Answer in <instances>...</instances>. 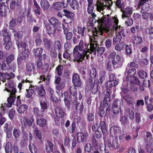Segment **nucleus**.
Segmentation results:
<instances>
[{
	"mask_svg": "<svg viewBox=\"0 0 153 153\" xmlns=\"http://www.w3.org/2000/svg\"><path fill=\"white\" fill-rule=\"evenodd\" d=\"M124 33L123 29L121 30L120 31H119L118 34L116 35V37H114L113 39V44H116L117 42H120L122 39V37L121 35L124 36Z\"/></svg>",
	"mask_w": 153,
	"mask_h": 153,
	"instance_id": "4be33fe9",
	"label": "nucleus"
},
{
	"mask_svg": "<svg viewBox=\"0 0 153 153\" xmlns=\"http://www.w3.org/2000/svg\"><path fill=\"white\" fill-rule=\"evenodd\" d=\"M14 55L13 54H10L6 58V60L7 63L8 64H10L12 61L14 60Z\"/></svg>",
	"mask_w": 153,
	"mask_h": 153,
	"instance_id": "13d9d810",
	"label": "nucleus"
},
{
	"mask_svg": "<svg viewBox=\"0 0 153 153\" xmlns=\"http://www.w3.org/2000/svg\"><path fill=\"white\" fill-rule=\"evenodd\" d=\"M55 112L56 117L60 118H63L64 117L65 112L60 107H57L56 108Z\"/></svg>",
	"mask_w": 153,
	"mask_h": 153,
	"instance_id": "b1692460",
	"label": "nucleus"
},
{
	"mask_svg": "<svg viewBox=\"0 0 153 153\" xmlns=\"http://www.w3.org/2000/svg\"><path fill=\"white\" fill-rule=\"evenodd\" d=\"M113 20H114V24L113 26V29L114 30H115L117 32L120 31V29L122 28V27H121L120 25L118 26V23L119 22L117 18H113Z\"/></svg>",
	"mask_w": 153,
	"mask_h": 153,
	"instance_id": "c756f323",
	"label": "nucleus"
},
{
	"mask_svg": "<svg viewBox=\"0 0 153 153\" xmlns=\"http://www.w3.org/2000/svg\"><path fill=\"white\" fill-rule=\"evenodd\" d=\"M117 138H114L111 141L110 138L108 137L104 140L105 144L107 145L110 149H117L119 147V144L118 142Z\"/></svg>",
	"mask_w": 153,
	"mask_h": 153,
	"instance_id": "20e7f679",
	"label": "nucleus"
},
{
	"mask_svg": "<svg viewBox=\"0 0 153 153\" xmlns=\"http://www.w3.org/2000/svg\"><path fill=\"white\" fill-rule=\"evenodd\" d=\"M118 83V81L114 80L112 81L109 80L107 81L105 83V91L108 89L110 90V88H112L113 87L116 86H117Z\"/></svg>",
	"mask_w": 153,
	"mask_h": 153,
	"instance_id": "aec40b11",
	"label": "nucleus"
},
{
	"mask_svg": "<svg viewBox=\"0 0 153 153\" xmlns=\"http://www.w3.org/2000/svg\"><path fill=\"white\" fill-rule=\"evenodd\" d=\"M44 112L41 110H39L37 107H35L33 109V113L37 117H42L44 116Z\"/></svg>",
	"mask_w": 153,
	"mask_h": 153,
	"instance_id": "58836bf2",
	"label": "nucleus"
},
{
	"mask_svg": "<svg viewBox=\"0 0 153 153\" xmlns=\"http://www.w3.org/2000/svg\"><path fill=\"white\" fill-rule=\"evenodd\" d=\"M137 73L139 77L141 79L146 78L147 76V74L145 71L141 70L137 71Z\"/></svg>",
	"mask_w": 153,
	"mask_h": 153,
	"instance_id": "3c124183",
	"label": "nucleus"
},
{
	"mask_svg": "<svg viewBox=\"0 0 153 153\" xmlns=\"http://www.w3.org/2000/svg\"><path fill=\"white\" fill-rule=\"evenodd\" d=\"M33 128L34 134H35L39 140L41 141L42 139L41 133L37 127V126H33Z\"/></svg>",
	"mask_w": 153,
	"mask_h": 153,
	"instance_id": "72a5a7b5",
	"label": "nucleus"
},
{
	"mask_svg": "<svg viewBox=\"0 0 153 153\" xmlns=\"http://www.w3.org/2000/svg\"><path fill=\"white\" fill-rule=\"evenodd\" d=\"M16 43L18 49L21 48L22 49H24V50L27 49L26 47L28 45L25 42L22 40L19 41H17Z\"/></svg>",
	"mask_w": 153,
	"mask_h": 153,
	"instance_id": "473e14b6",
	"label": "nucleus"
},
{
	"mask_svg": "<svg viewBox=\"0 0 153 153\" xmlns=\"http://www.w3.org/2000/svg\"><path fill=\"white\" fill-rule=\"evenodd\" d=\"M105 47H98L97 49V55L99 56L102 55L105 51Z\"/></svg>",
	"mask_w": 153,
	"mask_h": 153,
	"instance_id": "338daca9",
	"label": "nucleus"
},
{
	"mask_svg": "<svg viewBox=\"0 0 153 153\" xmlns=\"http://www.w3.org/2000/svg\"><path fill=\"white\" fill-rule=\"evenodd\" d=\"M43 58H37V59H36V64L37 65V66L38 68H41L42 65V61L43 59H46V58H45V55L43 56Z\"/></svg>",
	"mask_w": 153,
	"mask_h": 153,
	"instance_id": "8fccbe9b",
	"label": "nucleus"
},
{
	"mask_svg": "<svg viewBox=\"0 0 153 153\" xmlns=\"http://www.w3.org/2000/svg\"><path fill=\"white\" fill-rule=\"evenodd\" d=\"M85 30V27L78 26L77 33L78 35L77 36V38L78 39L84 38L86 35Z\"/></svg>",
	"mask_w": 153,
	"mask_h": 153,
	"instance_id": "2eb2a0df",
	"label": "nucleus"
},
{
	"mask_svg": "<svg viewBox=\"0 0 153 153\" xmlns=\"http://www.w3.org/2000/svg\"><path fill=\"white\" fill-rule=\"evenodd\" d=\"M100 108L105 109L107 112L109 111L111 109L110 104H109L108 102L101 101L100 105Z\"/></svg>",
	"mask_w": 153,
	"mask_h": 153,
	"instance_id": "bb28decb",
	"label": "nucleus"
},
{
	"mask_svg": "<svg viewBox=\"0 0 153 153\" xmlns=\"http://www.w3.org/2000/svg\"><path fill=\"white\" fill-rule=\"evenodd\" d=\"M16 10L18 11L19 13H21L22 15H24L25 13L26 9L23 8L22 5L20 4V3L19 1H16Z\"/></svg>",
	"mask_w": 153,
	"mask_h": 153,
	"instance_id": "2f4dec72",
	"label": "nucleus"
},
{
	"mask_svg": "<svg viewBox=\"0 0 153 153\" xmlns=\"http://www.w3.org/2000/svg\"><path fill=\"white\" fill-rule=\"evenodd\" d=\"M4 45H5V48L7 50H9L12 46V42L10 38H5L3 39Z\"/></svg>",
	"mask_w": 153,
	"mask_h": 153,
	"instance_id": "a878e982",
	"label": "nucleus"
},
{
	"mask_svg": "<svg viewBox=\"0 0 153 153\" xmlns=\"http://www.w3.org/2000/svg\"><path fill=\"white\" fill-rule=\"evenodd\" d=\"M107 3H109V1L108 0H97L95 4L97 11L99 12L103 11L107 7Z\"/></svg>",
	"mask_w": 153,
	"mask_h": 153,
	"instance_id": "423d86ee",
	"label": "nucleus"
},
{
	"mask_svg": "<svg viewBox=\"0 0 153 153\" xmlns=\"http://www.w3.org/2000/svg\"><path fill=\"white\" fill-rule=\"evenodd\" d=\"M89 137V134L87 132H80L77 134V141L79 143H84L88 140Z\"/></svg>",
	"mask_w": 153,
	"mask_h": 153,
	"instance_id": "39448f33",
	"label": "nucleus"
},
{
	"mask_svg": "<svg viewBox=\"0 0 153 153\" xmlns=\"http://www.w3.org/2000/svg\"><path fill=\"white\" fill-rule=\"evenodd\" d=\"M97 21L98 25V28L95 27L92 30V36H90V49H88V46L89 44L87 45L85 43H84L82 40L79 41L78 45L74 47L73 51V61L74 62H77L78 63L82 62L86 57V59L88 60L90 57L89 54L92 53L96 55V53L97 45V41L96 39L97 38L98 35H102L103 33V28L101 26L103 24H108L109 22V17H103L97 21L95 20L94 22Z\"/></svg>",
	"mask_w": 153,
	"mask_h": 153,
	"instance_id": "f257e3e1",
	"label": "nucleus"
},
{
	"mask_svg": "<svg viewBox=\"0 0 153 153\" xmlns=\"http://www.w3.org/2000/svg\"><path fill=\"white\" fill-rule=\"evenodd\" d=\"M71 143L72 147V148L75 147L76 145V138L73 135H71Z\"/></svg>",
	"mask_w": 153,
	"mask_h": 153,
	"instance_id": "69168bd1",
	"label": "nucleus"
},
{
	"mask_svg": "<svg viewBox=\"0 0 153 153\" xmlns=\"http://www.w3.org/2000/svg\"><path fill=\"white\" fill-rule=\"evenodd\" d=\"M47 120L42 118L36 119V122L37 125L41 127H45L47 124Z\"/></svg>",
	"mask_w": 153,
	"mask_h": 153,
	"instance_id": "393cba45",
	"label": "nucleus"
},
{
	"mask_svg": "<svg viewBox=\"0 0 153 153\" xmlns=\"http://www.w3.org/2000/svg\"><path fill=\"white\" fill-rule=\"evenodd\" d=\"M124 46V42H120L116 45L115 47V49L116 50L120 51L123 49Z\"/></svg>",
	"mask_w": 153,
	"mask_h": 153,
	"instance_id": "bf43d9fd",
	"label": "nucleus"
},
{
	"mask_svg": "<svg viewBox=\"0 0 153 153\" xmlns=\"http://www.w3.org/2000/svg\"><path fill=\"white\" fill-rule=\"evenodd\" d=\"M46 100H39V102L40 103L41 110L44 112L48 108L46 102H45Z\"/></svg>",
	"mask_w": 153,
	"mask_h": 153,
	"instance_id": "f704fd0d",
	"label": "nucleus"
},
{
	"mask_svg": "<svg viewBox=\"0 0 153 153\" xmlns=\"http://www.w3.org/2000/svg\"><path fill=\"white\" fill-rule=\"evenodd\" d=\"M132 8L127 7L125 9V18L129 17L132 14Z\"/></svg>",
	"mask_w": 153,
	"mask_h": 153,
	"instance_id": "864d4df0",
	"label": "nucleus"
},
{
	"mask_svg": "<svg viewBox=\"0 0 153 153\" xmlns=\"http://www.w3.org/2000/svg\"><path fill=\"white\" fill-rule=\"evenodd\" d=\"M88 4L87 7V12L89 14H91L93 12L94 7L93 3V0H87Z\"/></svg>",
	"mask_w": 153,
	"mask_h": 153,
	"instance_id": "cd10ccee",
	"label": "nucleus"
},
{
	"mask_svg": "<svg viewBox=\"0 0 153 153\" xmlns=\"http://www.w3.org/2000/svg\"><path fill=\"white\" fill-rule=\"evenodd\" d=\"M122 92L120 94L121 96L122 99L120 100L117 99L112 104L111 110L113 113L114 114H117L120 112H123L121 110V106H123V99H124V87H122L121 88Z\"/></svg>",
	"mask_w": 153,
	"mask_h": 153,
	"instance_id": "f03ea898",
	"label": "nucleus"
},
{
	"mask_svg": "<svg viewBox=\"0 0 153 153\" xmlns=\"http://www.w3.org/2000/svg\"><path fill=\"white\" fill-rule=\"evenodd\" d=\"M111 96L110 90L107 89L105 91V94L103 100L102 102H109L111 101L110 97Z\"/></svg>",
	"mask_w": 153,
	"mask_h": 153,
	"instance_id": "e433bc0d",
	"label": "nucleus"
},
{
	"mask_svg": "<svg viewBox=\"0 0 153 153\" xmlns=\"http://www.w3.org/2000/svg\"><path fill=\"white\" fill-rule=\"evenodd\" d=\"M23 122L24 126L30 127L32 125V123H34V119L32 116L29 118L25 117L23 120Z\"/></svg>",
	"mask_w": 153,
	"mask_h": 153,
	"instance_id": "dca6fc26",
	"label": "nucleus"
},
{
	"mask_svg": "<svg viewBox=\"0 0 153 153\" xmlns=\"http://www.w3.org/2000/svg\"><path fill=\"white\" fill-rule=\"evenodd\" d=\"M5 149L6 153H12V146L11 142H8L6 143Z\"/></svg>",
	"mask_w": 153,
	"mask_h": 153,
	"instance_id": "49530a36",
	"label": "nucleus"
},
{
	"mask_svg": "<svg viewBox=\"0 0 153 153\" xmlns=\"http://www.w3.org/2000/svg\"><path fill=\"white\" fill-rule=\"evenodd\" d=\"M110 132L111 134L113 133L116 138L119 137L121 141H123L124 131L123 130H121L119 127L116 126H112L110 129Z\"/></svg>",
	"mask_w": 153,
	"mask_h": 153,
	"instance_id": "7ed1b4c3",
	"label": "nucleus"
},
{
	"mask_svg": "<svg viewBox=\"0 0 153 153\" xmlns=\"http://www.w3.org/2000/svg\"><path fill=\"white\" fill-rule=\"evenodd\" d=\"M87 120L89 122L94 120L95 116L94 113L88 112L87 115Z\"/></svg>",
	"mask_w": 153,
	"mask_h": 153,
	"instance_id": "5fc2aeb1",
	"label": "nucleus"
},
{
	"mask_svg": "<svg viewBox=\"0 0 153 153\" xmlns=\"http://www.w3.org/2000/svg\"><path fill=\"white\" fill-rule=\"evenodd\" d=\"M21 54L24 56V58H27L29 55V51L28 49H25L22 52Z\"/></svg>",
	"mask_w": 153,
	"mask_h": 153,
	"instance_id": "774afa93",
	"label": "nucleus"
},
{
	"mask_svg": "<svg viewBox=\"0 0 153 153\" xmlns=\"http://www.w3.org/2000/svg\"><path fill=\"white\" fill-rule=\"evenodd\" d=\"M0 16L5 17L9 8L8 6L5 5V2H0Z\"/></svg>",
	"mask_w": 153,
	"mask_h": 153,
	"instance_id": "9d476101",
	"label": "nucleus"
},
{
	"mask_svg": "<svg viewBox=\"0 0 153 153\" xmlns=\"http://www.w3.org/2000/svg\"><path fill=\"white\" fill-rule=\"evenodd\" d=\"M43 42L45 47L48 50L50 49L52 47L53 43L52 39L47 38H43Z\"/></svg>",
	"mask_w": 153,
	"mask_h": 153,
	"instance_id": "6ab92c4d",
	"label": "nucleus"
},
{
	"mask_svg": "<svg viewBox=\"0 0 153 153\" xmlns=\"http://www.w3.org/2000/svg\"><path fill=\"white\" fill-rule=\"evenodd\" d=\"M76 86L73 85L70 87L69 91L70 93L73 96H75L77 94Z\"/></svg>",
	"mask_w": 153,
	"mask_h": 153,
	"instance_id": "603ef678",
	"label": "nucleus"
},
{
	"mask_svg": "<svg viewBox=\"0 0 153 153\" xmlns=\"http://www.w3.org/2000/svg\"><path fill=\"white\" fill-rule=\"evenodd\" d=\"M106 69L107 70L110 71H112L113 67L114 68V65H113V63L111 61H109L108 62L106 65Z\"/></svg>",
	"mask_w": 153,
	"mask_h": 153,
	"instance_id": "6e6d98bb",
	"label": "nucleus"
},
{
	"mask_svg": "<svg viewBox=\"0 0 153 153\" xmlns=\"http://www.w3.org/2000/svg\"><path fill=\"white\" fill-rule=\"evenodd\" d=\"M42 51L43 49L40 47L38 48L37 49L34 48L32 50V52L35 54V56L37 59L40 57L43 58L44 55L45 56V58H46V54H42Z\"/></svg>",
	"mask_w": 153,
	"mask_h": 153,
	"instance_id": "4468645a",
	"label": "nucleus"
},
{
	"mask_svg": "<svg viewBox=\"0 0 153 153\" xmlns=\"http://www.w3.org/2000/svg\"><path fill=\"white\" fill-rule=\"evenodd\" d=\"M1 34L4 37L3 39L7 38H10V39H11V35L10 32L7 29L3 30L2 31Z\"/></svg>",
	"mask_w": 153,
	"mask_h": 153,
	"instance_id": "a18cd8bd",
	"label": "nucleus"
},
{
	"mask_svg": "<svg viewBox=\"0 0 153 153\" xmlns=\"http://www.w3.org/2000/svg\"><path fill=\"white\" fill-rule=\"evenodd\" d=\"M26 72L30 73L33 70H34L35 65L33 62H28L26 64Z\"/></svg>",
	"mask_w": 153,
	"mask_h": 153,
	"instance_id": "7c9ffc66",
	"label": "nucleus"
},
{
	"mask_svg": "<svg viewBox=\"0 0 153 153\" xmlns=\"http://www.w3.org/2000/svg\"><path fill=\"white\" fill-rule=\"evenodd\" d=\"M49 22L50 24L56 27L58 30H61L62 24L56 18L54 17H52L49 19Z\"/></svg>",
	"mask_w": 153,
	"mask_h": 153,
	"instance_id": "6e6552de",
	"label": "nucleus"
},
{
	"mask_svg": "<svg viewBox=\"0 0 153 153\" xmlns=\"http://www.w3.org/2000/svg\"><path fill=\"white\" fill-rule=\"evenodd\" d=\"M71 7L74 10L77 9L79 7V4L76 0H72V2L70 3Z\"/></svg>",
	"mask_w": 153,
	"mask_h": 153,
	"instance_id": "09e8293b",
	"label": "nucleus"
},
{
	"mask_svg": "<svg viewBox=\"0 0 153 153\" xmlns=\"http://www.w3.org/2000/svg\"><path fill=\"white\" fill-rule=\"evenodd\" d=\"M46 32L49 35L55 33L57 27L49 23L45 25Z\"/></svg>",
	"mask_w": 153,
	"mask_h": 153,
	"instance_id": "ddd939ff",
	"label": "nucleus"
},
{
	"mask_svg": "<svg viewBox=\"0 0 153 153\" xmlns=\"http://www.w3.org/2000/svg\"><path fill=\"white\" fill-rule=\"evenodd\" d=\"M123 0H117L115 1L116 6L118 8L121 9V10L123 12L122 15V18L124 17V10L123 9L124 6V2H123Z\"/></svg>",
	"mask_w": 153,
	"mask_h": 153,
	"instance_id": "5701e85b",
	"label": "nucleus"
},
{
	"mask_svg": "<svg viewBox=\"0 0 153 153\" xmlns=\"http://www.w3.org/2000/svg\"><path fill=\"white\" fill-rule=\"evenodd\" d=\"M72 107L75 108L76 110H79L80 112L82 111L84 106L82 103H78V101L76 100H74L72 103Z\"/></svg>",
	"mask_w": 153,
	"mask_h": 153,
	"instance_id": "f3484780",
	"label": "nucleus"
},
{
	"mask_svg": "<svg viewBox=\"0 0 153 153\" xmlns=\"http://www.w3.org/2000/svg\"><path fill=\"white\" fill-rule=\"evenodd\" d=\"M100 126L103 135V139L105 140L106 138L108 130L107 128V126L105 122L102 120L100 121Z\"/></svg>",
	"mask_w": 153,
	"mask_h": 153,
	"instance_id": "9b49d317",
	"label": "nucleus"
},
{
	"mask_svg": "<svg viewBox=\"0 0 153 153\" xmlns=\"http://www.w3.org/2000/svg\"><path fill=\"white\" fill-rule=\"evenodd\" d=\"M51 76L49 74L45 75L44 74H42L40 76L39 79L40 82H41L43 81L45 82V84L48 85L50 84Z\"/></svg>",
	"mask_w": 153,
	"mask_h": 153,
	"instance_id": "a211bd4d",
	"label": "nucleus"
},
{
	"mask_svg": "<svg viewBox=\"0 0 153 153\" xmlns=\"http://www.w3.org/2000/svg\"><path fill=\"white\" fill-rule=\"evenodd\" d=\"M62 27L63 30V33L65 36L66 40H70L72 38L73 34L72 32H69V29L68 27H65L63 24H62Z\"/></svg>",
	"mask_w": 153,
	"mask_h": 153,
	"instance_id": "f8f14e48",
	"label": "nucleus"
},
{
	"mask_svg": "<svg viewBox=\"0 0 153 153\" xmlns=\"http://www.w3.org/2000/svg\"><path fill=\"white\" fill-rule=\"evenodd\" d=\"M66 7L63 2H57L54 3L52 6L53 8L56 10H59Z\"/></svg>",
	"mask_w": 153,
	"mask_h": 153,
	"instance_id": "412c9836",
	"label": "nucleus"
},
{
	"mask_svg": "<svg viewBox=\"0 0 153 153\" xmlns=\"http://www.w3.org/2000/svg\"><path fill=\"white\" fill-rule=\"evenodd\" d=\"M29 148L31 153H37V149L33 143H32L31 141H29Z\"/></svg>",
	"mask_w": 153,
	"mask_h": 153,
	"instance_id": "37998d69",
	"label": "nucleus"
},
{
	"mask_svg": "<svg viewBox=\"0 0 153 153\" xmlns=\"http://www.w3.org/2000/svg\"><path fill=\"white\" fill-rule=\"evenodd\" d=\"M120 60V56L117 55L114 59L111 61L113 63V65H115L117 64Z\"/></svg>",
	"mask_w": 153,
	"mask_h": 153,
	"instance_id": "e2e57ef3",
	"label": "nucleus"
},
{
	"mask_svg": "<svg viewBox=\"0 0 153 153\" xmlns=\"http://www.w3.org/2000/svg\"><path fill=\"white\" fill-rule=\"evenodd\" d=\"M36 92L39 100H46V92L44 87L42 85H41L40 87H37Z\"/></svg>",
	"mask_w": 153,
	"mask_h": 153,
	"instance_id": "0eeeda50",
	"label": "nucleus"
},
{
	"mask_svg": "<svg viewBox=\"0 0 153 153\" xmlns=\"http://www.w3.org/2000/svg\"><path fill=\"white\" fill-rule=\"evenodd\" d=\"M40 4L43 10L48 9L50 6L49 3L47 0H42L40 1Z\"/></svg>",
	"mask_w": 153,
	"mask_h": 153,
	"instance_id": "ea45409f",
	"label": "nucleus"
},
{
	"mask_svg": "<svg viewBox=\"0 0 153 153\" xmlns=\"http://www.w3.org/2000/svg\"><path fill=\"white\" fill-rule=\"evenodd\" d=\"M128 79L130 82L133 84L139 85L140 83V82L138 79L134 76H130L129 78H128Z\"/></svg>",
	"mask_w": 153,
	"mask_h": 153,
	"instance_id": "79ce46f5",
	"label": "nucleus"
},
{
	"mask_svg": "<svg viewBox=\"0 0 153 153\" xmlns=\"http://www.w3.org/2000/svg\"><path fill=\"white\" fill-rule=\"evenodd\" d=\"M63 68V66L61 65H59L56 68L57 74L59 76H60L62 74Z\"/></svg>",
	"mask_w": 153,
	"mask_h": 153,
	"instance_id": "052dcab7",
	"label": "nucleus"
},
{
	"mask_svg": "<svg viewBox=\"0 0 153 153\" xmlns=\"http://www.w3.org/2000/svg\"><path fill=\"white\" fill-rule=\"evenodd\" d=\"M35 39V42L36 46H40L42 42V40L40 35L39 34H37Z\"/></svg>",
	"mask_w": 153,
	"mask_h": 153,
	"instance_id": "c03bdc74",
	"label": "nucleus"
},
{
	"mask_svg": "<svg viewBox=\"0 0 153 153\" xmlns=\"http://www.w3.org/2000/svg\"><path fill=\"white\" fill-rule=\"evenodd\" d=\"M9 27L10 29V28H13L16 25V19L13 18L9 22Z\"/></svg>",
	"mask_w": 153,
	"mask_h": 153,
	"instance_id": "0e129e2a",
	"label": "nucleus"
},
{
	"mask_svg": "<svg viewBox=\"0 0 153 153\" xmlns=\"http://www.w3.org/2000/svg\"><path fill=\"white\" fill-rule=\"evenodd\" d=\"M72 82L74 85L77 87H79L82 85V82L79 76L77 73L74 74L72 77Z\"/></svg>",
	"mask_w": 153,
	"mask_h": 153,
	"instance_id": "1a4fd4ad",
	"label": "nucleus"
},
{
	"mask_svg": "<svg viewBox=\"0 0 153 153\" xmlns=\"http://www.w3.org/2000/svg\"><path fill=\"white\" fill-rule=\"evenodd\" d=\"M28 106L25 104H23L20 105L18 108V112L19 114H22L27 110Z\"/></svg>",
	"mask_w": 153,
	"mask_h": 153,
	"instance_id": "de8ad7c7",
	"label": "nucleus"
},
{
	"mask_svg": "<svg viewBox=\"0 0 153 153\" xmlns=\"http://www.w3.org/2000/svg\"><path fill=\"white\" fill-rule=\"evenodd\" d=\"M96 80L95 79L94 81L93 86L91 88V92L93 94H95L98 91V87L99 86V83L97 82H96Z\"/></svg>",
	"mask_w": 153,
	"mask_h": 153,
	"instance_id": "4c0bfd02",
	"label": "nucleus"
},
{
	"mask_svg": "<svg viewBox=\"0 0 153 153\" xmlns=\"http://www.w3.org/2000/svg\"><path fill=\"white\" fill-rule=\"evenodd\" d=\"M89 74L90 78L95 79L97 76V71L95 68H92L89 71Z\"/></svg>",
	"mask_w": 153,
	"mask_h": 153,
	"instance_id": "a19ab883",
	"label": "nucleus"
},
{
	"mask_svg": "<svg viewBox=\"0 0 153 153\" xmlns=\"http://www.w3.org/2000/svg\"><path fill=\"white\" fill-rule=\"evenodd\" d=\"M47 144L46 145L45 148L46 151L47 152H52L54 145L49 140H47L46 141Z\"/></svg>",
	"mask_w": 153,
	"mask_h": 153,
	"instance_id": "c9c22d12",
	"label": "nucleus"
},
{
	"mask_svg": "<svg viewBox=\"0 0 153 153\" xmlns=\"http://www.w3.org/2000/svg\"><path fill=\"white\" fill-rule=\"evenodd\" d=\"M1 75L3 79V82H6V79L8 80L10 79L9 74L8 73H3L1 74Z\"/></svg>",
	"mask_w": 153,
	"mask_h": 153,
	"instance_id": "680f3d73",
	"label": "nucleus"
},
{
	"mask_svg": "<svg viewBox=\"0 0 153 153\" xmlns=\"http://www.w3.org/2000/svg\"><path fill=\"white\" fill-rule=\"evenodd\" d=\"M133 41L134 44H139L142 42L143 39L141 37L138 36H135L134 38L133 39Z\"/></svg>",
	"mask_w": 153,
	"mask_h": 153,
	"instance_id": "4d7b16f0",
	"label": "nucleus"
},
{
	"mask_svg": "<svg viewBox=\"0 0 153 153\" xmlns=\"http://www.w3.org/2000/svg\"><path fill=\"white\" fill-rule=\"evenodd\" d=\"M64 15L68 19H70L71 20H74V14L67 10L64 9L63 10Z\"/></svg>",
	"mask_w": 153,
	"mask_h": 153,
	"instance_id": "c85d7f7f",
	"label": "nucleus"
}]
</instances>
